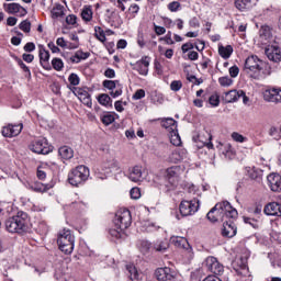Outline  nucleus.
I'll return each mask as SVG.
<instances>
[{"label":"nucleus","mask_w":281,"mask_h":281,"mask_svg":"<svg viewBox=\"0 0 281 281\" xmlns=\"http://www.w3.org/2000/svg\"><path fill=\"white\" fill-rule=\"evenodd\" d=\"M206 218L211 223L218 221H236L238 218V211L232 206L227 201L216 203L215 206L206 214Z\"/></svg>","instance_id":"nucleus-1"},{"label":"nucleus","mask_w":281,"mask_h":281,"mask_svg":"<svg viewBox=\"0 0 281 281\" xmlns=\"http://www.w3.org/2000/svg\"><path fill=\"white\" fill-rule=\"evenodd\" d=\"M30 217L25 212H18L16 215L5 221V229L11 234H23L30 229Z\"/></svg>","instance_id":"nucleus-2"},{"label":"nucleus","mask_w":281,"mask_h":281,"mask_svg":"<svg viewBox=\"0 0 281 281\" xmlns=\"http://www.w3.org/2000/svg\"><path fill=\"white\" fill-rule=\"evenodd\" d=\"M265 67H267V64L260 60L258 56H250L247 58V74L250 78H254V80H262L267 78Z\"/></svg>","instance_id":"nucleus-3"},{"label":"nucleus","mask_w":281,"mask_h":281,"mask_svg":"<svg viewBox=\"0 0 281 281\" xmlns=\"http://www.w3.org/2000/svg\"><path fill=\"white\" fill-rule=\"evenodd\" d=\"M89 168L85 165L77 166L68 173V182L75 188L85 186V182L89 179Z\"/></svg>","instance_id":"nucleus-4"},{"label":"nucleus","mask_w":281,"mask_h":281,"mask_svg":"<svg viewBox=\"0 0 281 281\" xmlns=\"http://www.w3.org/2000/svg\"><path fill=\"white\" fill-rule=\"evenodd\" d=\"M57 244L63 254H72L74 247H76V237L69 229H64L58 235Z\"/></svg>","instance_id":"nucleus-5"},{"label":"nucleus","mask_w":281,"mask_h":281,"mask_svg":"<svg viewBox=\"0 0 281 281\" xmlns=\"http://www.w3.org/2000/svg\"><path fill=\"white\" fill-rule=\"evenodd\" d=\"M131 223H133L131 211L125 209L123 211H119L115 214L114 227H116V229H121V231L128 229V227H131Z\"/></svg>","instance_id":"nucleus-6"},{"label":"nucleus","mask_w":281,"mask_h":281,"mask_svg":"<svg viewBox=\"0 0 281 281\" xmlns=\"http://www.w3.org/2000/svg\"><path fill=\"white\" fill-rule=\"evenodd\" d=\"M29 149L36 155H49L52 153V146L47 142V138H37L30 143Z\"/></svg>","instance_id":"nucleus-7"},{"label":"nucleus","mask_w":281,"mask_h":281,"mask_svg":"<svg viewBox=\"0 0 281 281\" xmlns=\"http://www.w3.org/2000/svg\"><path fill=\"white\" fill-rule=\"evenodd\" d=\"M199 200L193 199V200H183L180 203V214L182 216H192V214H196V212H199Z\"/></svg>","instance_id":"nucleus-8"},{"label":"nucleus","mask_w":281,"mask_h":281,"mask_svg":"<svg viewBox=\"0 0 281 281\" xmlns=\"http://www.w3.org/2000/svg\"><path fill=\"white\" fill-rule=\"evenodd\" d=\"M243 98L244 104H247V94L244 90H229L225 92L223 100L226 104H232L234 102H238Z\"/></svg>","instance_id":"nucleus-9"},{"label":"nucleus","mask_w":281,"mask_h":281,"mask_svg":"<svg viewBox=\"0 0 281 281\" xmlns=\"http://www.w3.org/2000/svg\"><path fill=\"white\" fill-rule=\"evenodd\" d=\"M273 43V29L269 25H262L259 30L258 45H269Z\"/></svg>","instance_id":"nucleus-10"},{"label":"nucleus","mask_w":281,"mask_h":281,"mask_svg":"<svg viewBox=\"0 0 281 281\" xmlns=\"http://www.w3.org/2000/svg\"><path fill=\"white\" fill-rule=\"evenodd\" d=\"M248 186H255V188L262 186V170L260 168L252 167L248 170Z\"/></svg>","instance_id":"nucleus-11"},{"label":"nucleus","mask_w":281,"mask_h":281,"mask_svg":"<svg viewBox=\"0 0 281 281\" xmlns=\"http://www.w3.org/2000/svg\"><path fill=\"white\" fill-rule=\"evenodd\" d=\"M158 281H175L177 280V272L171 268H158L155 272Z\"/></svg>","instance_id":"nucleus-12"},{"label":"nucleus","mask_w":281,"mask_h":281,"mask_svg":"<svg viewBox=\"0 0 281 281\" xmlns=\"http://www.w3.org/2000/svg\"><path fill=\"white\" fill-rule=\"evenodd\" d=\"M127 177L130 181H133V183H142L146 179V176L144 175V167L136 165L128 169Z\"/></svg>","instance_id":"nucleus-13"},{"label":"nucleus","mask_w":281,"mask_h":281,"mask_svg":"<svg viewBox=\"0 0 281 281\" xmlns=\"http://www.w3.org/2000/svg\"><path fill=\"white\" fill-rule=\"evenodd\" d=\"M119 169H120V164L117 162V160H110L103 164L102 171L104 173H102L101 171H95V177L97 179H101L102 181H104V179H106V175H111L113 170H119Z\"/></svg>","instance_id":"nucleus-14"},{"label":"nucleus","mask_w":281,"mask_h":281,"mask_svg":"<svg viewBox=\"0 0 281 281\" xmlns=\"http://www.w3.org/2000/svg\"><path fill=\"white\" fill-rule=\"evenodd\" d=\"M236 220H224L222 221L223 227H222V236L224 238H234L236 236L238 228L236 227V224L234 223Z\"/></svg>","instance_id":"nucleus-15"},{"label":"nucleus","mask_w":281,"mask_h":281,"mask_svg":"<svg viewBox=\"0 0 281 281\" xmlns=\"http://www.w3.org/2000/svg\"><path fill=\"white\" fill-rule=\"evenodd\" d=\"M204 266L206 267L207 271H211V273H214L215 276H221V273L224 271L223 265H221L218 259L215 257H207L204 261Z\"/></svg>","instance_id":"nucleus-16"},{"label":"nucleus","mask_w":281,"mask_h":281,"mask_svg":"<svg viewBox=\"0 0 281 281\" xmlns=\"http://www.w3.org/2000/svg\"><path fill=\"white\" fill-rule=\"evenodd\" d=\"M135 71H138L140 76H148V67H150V57L144 56L135 64H131Z\"/></svg>","instance_id":"nucleus-17"},{"label":"nucleus","mask_w":281,"mask_h":281,"mask_svg":"<svg viewBox=\"0 0 281 281\" xmlns=\"http://www.w3.org/2000/svg\"><path fill=\"white\" fill-rule=\"evenodd\" d=\"M263 100L266 102H272L273 104H279L281 102V89L272 88L263 91Z\"/></svg>","instance_id":"nucleus-18"},{"label":"nucleus","mask_w":281,"mask_h":281,"mask_svg":"<svg viewBox=\"0 0 281 281\" xmlns=\"http://www.w3.org/2000/svg\"><path fill=\"white\" fill-rule=\"evenodd\" d=\"M265 54L269 60H272V63H280L281 60V50L278 45H266Z\"/></svg>","instance_id":"nucleus-19"},{"label":"nucleus","mask_w":281,"mask_h":281,"mask_svg":"<svg viewBox=\"0 0 281 281\" xmlns=\"http://www.w3.org/2000/svg\"><path fill=\"white\" fill-rule=\"evenodd\" d=\"M188 159V150L183 148H176L168 157L169 164H181Z\"/></svg>","instance_id":"nucleus-20"},{"label":"nucleus","mask_w":281,"mask_h":281,"mask_svg":"<svg viewBox=\"0 0 281 281\" xmlns=\"http://www.w3.org/2000/svg\"><path fill=\"white\" fill-rule=\"evenodd\" d=\"M21 131H23V123L12 125L9 124L2 127L3 137H16V135H21Z\"/></svg>","instance_id":"nucleus-21"},{"label":"nucleus","mask_w":281,"mask_h":281,"mask_svg":"<svg viewBox=\"0 0 281 281\" xmlns=\"http://www.w3.org/2000/svg\"><path fill=\"white\" fill-rule=\"evenodd\" d=\"M74 93L82 104L91 109L93 103L91 102V94H89V91L85 90V88H75Z\"/></svg>","instance_id":"nucleus-22"},{"label":"nucleus","mask_w":281,"mask_h":281,"mask_svg":"<svg viewBox=\"0 0 281 281\" xmlns=\"http://www.w3.org/2000/svg\"><path fill=\"white\" fill-rule=\"evenodd\" d=\"M267 181L272 192H281V176L279 173H270Z\"/></svg>","instance_id":"nucleus-23"},{"label":"nucleus","mask_w":281,"mask_h":281,"mask_svg":"<svg viewBox=\"0 0 281 281\" xmlns=\"http://www.w3.org/2000/svg\"><path fill=\"white\" fill-rule=\"evenodd\" d=\"M181 172V166H172L166 170V177L171 182V186H175L176 181H179Z\"/></svg>","instance_id":"nucleus-24"},{"label":"nucleus","mask_w":281,"mask_h":281,"mask_svg":"<svg viewBox=\"0 0 281 281\" xmlns=\"http://www.w3.org/2000/svg\"><path fill=\"white\" fill-rule=\"evenodd\" d=\"M265 214L267 216H281V203L279 202H271L267 204L263 209Z\"/></svg>","instance_id":"nucleus-25"},{"label":"nucleus","mask_w":281,"mask_h":281,"mask_svg":"<svg viewBox=\"0 0 281 281\" xmlns=\"http://www.w3.org/2000/svg\"><path fill=\"white\" fill-rule=\"evenodd\" d=\"M171 243L176 245V247H181L182 249H187V251L192 256V247H190V244L188 243V239L183 237H172Z\"/></svg>","instance_id":"nucleus-26"},{"label":"nucleus","mask_w":281,"mask_h":281,"mask_svg":"<svg viewBox=\"0 0 281 281\" xmlns=\"http://www.w3.org/2000/svg\"><path fill=\"white\" fill-rule=\"evenodd\" d=\"M4 10L9 14H16L21 12V10L24 12V14H27V10L25 8L21 7V4L13 2V3H4Z\"/></svg>","instance_id":"nucleus-27"},{"label":"nucleus","mask_w":281,"mask_h":281,"mask_svg":"<svg viewBox=\"0 0 281 281\" xmlns=\"http://www.w3.org/2000/svg\"><path fill=\"white\" fill-rule=\"evenodd\" d=\"M40 63L43 69H50L49 50H45V48L40 49Z\"/></svg>","instance_id":"nucleus-28"},{"label":"nucleus","mask_w":281,"mask_h":281,"mask_svg":"<svg viewBox=\"0 0 281 281\" xmlns=\"http://www.w3.org/2000/svg\"><path fill=\"white\" fill-rule=\"evenodd\" d=\"M89 56H91L90 53H85L82 50H77L75 53V55H71L70 57H68V59L70 60V63L78 64L81 60H87V58H89Z\"/></svg>","instance_id":"nucleus-29"},{"label":"nucleus","mask_w":281,"mask_h":281,"mask_svg":"<svg viewBox=\"0 0 281 281\" xmlns=\"http://www.w3.org/2000/svg\"><path fill=\"white\" fill-rule=\"evenodd\" d=\"M162 128H166L168 133H172V131H177V121L172 117H168L161 121Z\"/></svg>","instance_id":"nucleus-30"},{"label":"nucleus","mask_w":281,"mask_h":281,"mask_svg":"<svg viewBox=\"0 0 281 281\" xmlns=\"http://www.w3.org/2000/svg\"><path fill=\"white\" fill-rule=\"evenodd\" d=\"M59 157L66 161L74 157V149L69 146H63L58 149Z\"/></svg>","instance_id":"nucleus-31"},{"label":"nucleus","mask_w":281,"mask_h":281,"mask_svg":"<svg viewBox=\"0 0 281 281\" xmlns=\"http://www.w3.org/2000/svg\"><path fill=\"white\" fill-rule=\"evenodd\" d=\"M218 54L222 58L227 60V58H229L232 54H234V48L232 47V45L218 46Z\"/></svg>","instance_id":"nucleus-32"},{"label":"nucleus","mask_w":281,"mask_h":281,"mask_svg":"<svg viewBox=\"0 0 281 281\" xmlns=\"http://www.w3.org/2000/svg\"><path fill=\"white\" fill-rule=\"evenodd\" d=\"M98 102L99 104H102V106H106L108 109H113V100L111 99V97L109 94H100L98 97Z\"/></svg>","instance_id":"nucleus-33"},{"label":"nucleus","mask_w":281,"mask_h":281,"mask_svg":"<svg viewBox=\"0 0 281 281\" xmlns=\"http://www.w3.org/2000/svg\"><path fill=\"white\" fill-rule=\"evenodd\" d=\"M31 190H33V192H47V190H52V186L42 182H35L31 186Z\"/></svg>","instance_id":"nucleus-34"},{"label":"nucleus","mask_w":281,"mask_h":281,"mask_svg":"<svg viewBox=\"0 0 281 281\" xmlns=\"http://www.w3.org/2000/svg\"><path fill=\"white\" fill-rule=\"evenodd\" d=\"M81 19L89 23L91 19H93V10L89 5H85L82 11H81Z\"/></svg>","instance_id":"nucleus-35"},{"label":"nucleus","mask_w":281,"mask_h":281,"mask_svg":"<svg viewBox=\"0 0 281 281\" xmlns=\"http://www.w3.org/2000/svg\"><path fill=\"white\" fill-rule=\"evenodd\" d=\"M169 139L173 146H181V136H179L178 130L169 132Z\"/></svg>","instance_id":"nucleus-36"},{"label":"nucleus","mask_w":281,"mask_h":281,"mask_svg":"<svg viewBox=\"0 0 281 281\" xmlns=\"http://www.w3.org/2000/svg\"><path fill=\"white\" fill-rule=\"evenodd\" d=\"M20 69H22L25 78H32V71L30 70V67H27V65H25V63H23V59L16 57L15 58Z\"/></svg>","instance_id":"nucleus-37"},{"label":"nucleus","mask_w":281,"mask_h":281,"mask_svg":"<svg viewBox=\"0 0 281 281\" xmlns=\"http://www.w3.org/2000/svg\"><path fill=\"white\" fill-rule=\"evenodd\" d=\"M52 14L54 19H59L60 16H65V7L63 4H56L52 10Z\"/></svg>","instance_id":"nucleus-38"},{"label":"nucleus","mask_w":281,"mask_h":281,"mask_svg":"<svg viewBox=\"0 0 281 281\" xmlns=\"http://www.w3.org/2000/svg\"><path fill=\"white\" fill-rule=\"evenodd\" d=\"M36 232L41 234L42 236H45L49 232V226H47L46 221H40L37 223Z\"/></svg>","instance_id":"nucleus-39"},{"label":"nucleus","mask_w":281,"mask_h":281,"mask_svg":"<svg viewBox=\"0 0 281 281\" xmlns=\"http://www.w3.org/2000/svg\"><path fill=\"white\" fill-rule=\"evenodd\" d=\"M137 246L142 254H148L150 251L151 244L148 240H139Z\"/></svg>","instance_id":"nucleus-40"},{"label":"nucleus","mask_w":281,"mask_h":281,"mask_svg":"<svg viewBox=\"0 0 281 281\" xmlns=\"http://www.w3.org/2000/svg\"><path fill=\"white\" fill-rule=\"evenodd\" d=\"M110 235L112 236V238L116 239L124 238V231L114 226V228L110 229Z\"/></svg>","instance_id":"nucleus-41"},{"label":"nucleus","mask_w":281,"mask_h":281,"mask_svg":"<svg viewBox=\"0 0 281 281\" xmlns=\"http://www.w3.org/2000/svg\"><path fill=\"white\" fill-rule=\"evenodd\" d=\"M101 121L102 123L105 125V126H109L111 124H113L115 122V115L113 114H104L102 117H101Z\"/></svg>","instance_id":"nucleus-42"},{"label":"nucleus","mask_w":281,"mask_h":281,"mask_svg":"<svg viewBox=\"0 0 281 281\" xmlns=\"http://www.w3.org/2000/svg\"><path fill=\"white\" fill-rule=\"evenodd\" d=\"M52 66L55 69V71H63V68L65 67V64L63 63V59L54 58L52 60Z\"/></svg>","instance_id":"nucleus-43"},{"label":"nucleus","mask_w":281,"mask_h":281,"mask_svg":"<svg viewBox=\"0 0 281 281\" xmlns=\"http://www.w3.org/2000/svg\"><path fill=\"white\" fill-rule=\"evenodd\" d=\"M19 27L22 32L30 34V32L32 30V23L29 20H24L20 23Z\"/></svg>","instance_id":"nucleus-44"},{"label":"nucleus","mask_w":281,"mask_h":281,"mask_svg":"<svg viewBox=\"0 0 281 281\" xmlns=\"http://www.w3.org/2000/svg\"><path fill=\"white\" fill-rule=\"evenodd\" d=\"M94 32L98 41H100L101 43H104V41H106V35L104 34V30H102V27L95 26Z\"/></svg>","instance_id":"nucleus-45"},{"label":"nucleus","mask_w":281,"mask_h":281,"mask_svg":"<svg viewBox=\"0 0 281 281\" xmlns=\"http://www.w3.org/2000/svg\"><path fill=\"white\" fill-rule=\"evenodd\" d=\"M218 83L221 85V87H232V85H234V79L229 78V77H220L218 78Z\"/></svg>","instance_id":"nucleus-46"},{"label":"nucleus","mask_w":281,"mask_h":281,"mask_svg":"<svg viewBox=\"0 0 281 281\" xmlns=\"http://www.w3.org/2000/svg\"><path fill=\"white\" fill-rule=\"evenodd\" d=\"M169 245L167 244V241H158L154 245V249L156 251H160L164 252L168 249Z\"/></svg>","instance_id":"nucleus-47"},{"label":"nucleus","mask_w":281,"mask_h":281,"mask_svg":"<svg viewBox=\"0 0 281 281\" xmlns=\"http://www.w3.org/2000/svg\"><path fill=\"white\" fill-rule=\"evenodd\" d=\"M232 139L234 142H237L238 144H243L245 143V140L247 139L245 136H243L240 133L238 132H233L231 135Z\"/></svg>","instance_id":"nucleus-48"},{"label":"nucleus","mask_w":281,"mask_h":281,"mask_svg":"<svg viewBox=\"0 0 281 281\" xmlns=\"http://www.w3.org/2000/svg\"><path fill=\"white\" fill-rule=\"evenodd\" d=\"M68 82L72 85V87H78V85H80V77L72 72L68 77Z\"/></svg>","instance_id":"nucleus-49"},{"label":"nucleus","mask_w":281,"mask_h":281,"mask_svg":"<svg viewBox=\"0 0 281 281\" xmlns=\"http://www.w3.org/2000/svg\"><path fill=\"white\" fill-rule=\"evenodd\" d=\"M235 7L239 12H245L247 10V0H235Z\"/></svg>","instance_id":"nucleus-50"},{"label":"nucleus","mask_w":281,"mask_h":281,"mask_svg":"<svg viewBox=\"0 0 281 281\" xmlns=\"http://www.w3.org/2000/svg\"><path fill=\"white\" fill-rule=\"evenodd\" d=\"M160 41H165L166 45H175L171 31H168L165 37H160Z\"/></svg>","instance_id":"nucleus-51"},{"label":"nucleus","mask_w":281,"mask_h":281,"mask_svg":"<svg viewBox=\"0 0 281 281\" xmlns=\"http://www.w3.org/2000/svg\"><path fill=\"white\" fill-rule=\"evenodd\" d=\"M270 136L273 137V139H280L281 137V127L278 130V127H271L269 132Z\"/></svg>","instance_id":"nucleus-52"},{"label":"nucleus","mask_w":281,"mask_h":281,"mask_svg":"<svg viewBox=\"0 0 281 281\" xmlns=\"http://www.w3.org/2000/svg\"><path fill=\"white\" fill-rule=\"evenodd\" d=\"M116 82L117 81H113V80H104L102 85L104 89H109V91H113V89H115L116 87Z\"/></svg>","instance_id":"nucleus-53"},{"label":"nucleus","mask_w":281,"mask_h":281,"mask_svg":"<svg viewBox=\"0 0 281 281\" xmlns=\"http://www.w3.org/2000/svg\"><path fill=\"white\" fill-rule=\"evenodd\" d=\"M181 87H183L181 80H175L170 83L171 91H181Z\"/></svg>","instance_id":"nucleus-54"},{"label":"nucleus","mask_w":281,"mask_h":281,"mask_svg":"<svg viewBox=\"0 0 281 281\" xmlns=\"http://www.w3.org/2000/svg\"><path fill=\"white\" fill-rule=\"evenodd\" d=\"M209 102L211 106H218V104H221V99L218 94H213L209 98Z\"/></svg>","instance_id":"nucleus-55"},{"label":"nucleus","mask_w":281,"mask_h":281,"mask_svg":"<svg viewBox=\"0 0 281 281\" xmlns=\"http://www.w3.org/2000/svg\"><path fill=\"white\" fill-rule=\"evenodd\" d=\"M179 8H181V3H179V1H172L168 4V10L170 12H178Z\"/></svg>","instance_id":"nucleus-56"},{"label":"nucleus","mask_w":281,"mask_h":281,"mask_svg":"<svg viewBox=\"0 0 281 281\" xmlns=\"http://www.w3.org/2000/svg\"><path fill=\"white\" fill-rule=\"evenodd\" d=\"M131 199L137 200L142 196V191L139 188H132L130 191Z\"/></svg>","instance_id":"nucleus-57"},{"label":"nucleus","mask_w":281,"mask_h":281,"mask_svg":"<svg viewBox=\"0 0 281 281\" xmlns=\"http://www.w3.org/2000/svg\"><path fill=\"white\" fill-rule=\"evenodd\" d=\"M142 98H146V91H144V89H138V90L133 94V100H142Z\"/></svg>","instance_id":"nucleus-58"},{"label":"nucleus","mask_w":281,"mask_h":281,"mask_svg":"<svg viewBox=\"0 0 281 281\" xmlns=\"http://www.w3.org/2000/svg\"><path fill=\"white\" fill-rule=\"evenodd\" d=\"M78 18L75 14H70L66 18L67 25H76Z\"/></svg>","instance_id":"nucleus-59"},{"label":"nucleus","mask_w":281,"mask_h":281,"mask_svg":"<svg viewBox=\"0 0 281 281\" xmlns=\"http://www.w3.org/2000/svg\"><path fill=\"white\" fill-rule=\"evenodd\" d=\"M238 74H240V69L238 68V66H233V67L229 68L231 78L238 77Z\"/></svg>","instance_id":"nucleus-60"},{"label":"nucleus","mask_w":281,"mask_h":281,"mask_svg":"<svg viewBox=\"0 0 281 281\" xmlns=\"http://www.w3.org/2000/svg\"><path fill=\"white\" fill-rule=\"evenodd\" d=\"M247 224L252 227V229H258L260 227V224L257 220H251L250 217L247 218Z\"/></svg>","instance_id":"nucleus-61"},{"label":"nucleus","mask_w":281,"mask_h":281,"mask_svg":"<svg viewBox=\"0 0 281 281\" xmlns=\"http://www.w3.org/2000/svg\"><path fill=\"white\" fill-rule=\"evenodd\" d=\"M47 178V172H45V170H43V168L38 167L37 168V179H40L41 181H44V179Z\"/></svg>","instance_id":"nucleus-62"},{"label":"nucleus","mask_w":281,"mask_h":281,"mask_svg":"<svg viewBox=\"0 0 281 281\" xmlns=\"http://www.w3.org/2000/svg\"><path fill=\"white\" fill-rule=\"evenodd\" d=\"M36 49V45L32 42H29L24 45V52H34Z\"/></svg>","instance_id":"nucleus-63"},{"label":"nucleus","mask_w":281,"mask_h":281,"mask_svg":"<svg viewBox=\"0 0 281 281\" xmlns=\"http://www.w3.org/2000/svg\"><path fill=\"white\" fill-rule=\"evenodd\" d=\"M104 76H105V78H115V70L112 68H108L104 71Z\"/></svg>","instance_id":"nucleus-64"}]
</instances>
